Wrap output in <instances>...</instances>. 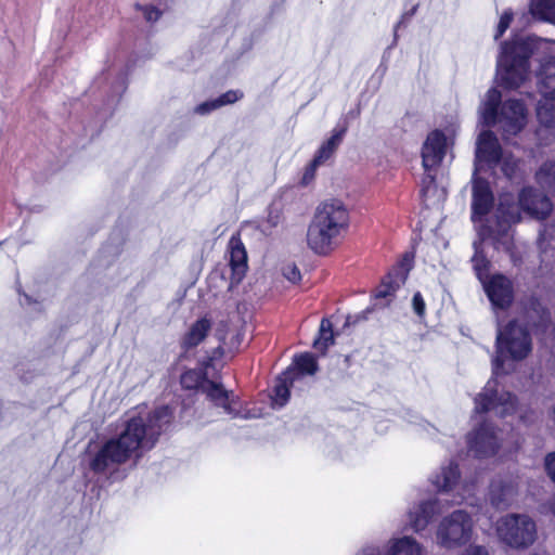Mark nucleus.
Segmentation results:
<instances>
[{"instance_id":"nucleus-1","label":"nucleus","mask_w":555,"mask_h":555,"mask_svg":"<svg viewBox=\"0 0 555 555\" xmlns=\"http://www.w3.org/2000/svg\"><path fill=\"white\" fill-rule=\"evenodd\" d=\"M172 418L173 413L168 405L158 406L146 416L129 418L120 434L106 440L90 457L89 469L112 481L124 478L126 475H121L119 467L132 456L138 461L145 451L153 449Z\"/></svg>"},{"instance_id":"nucleus-2","label":"nucleus","mask_w":555,"mask_h":555,"mask_svg":"<svg viewBox=\"0 0 555 555\" xmlns=\"http://www.w3.org/2000/svg\"><path fill=\"white\" fill-rule=\"evenodd\" d=\"M349 211L336 198L320 203L307 231V244L317 254L326 255L335 240L348 229Z\"/></svg>"},{"instance_id":"nucleus-3","label":"nucleus","mask_w":555,"mask_h":555,"mask_svg":"<svg viewBox=\"0 0 555 555\" xmlns=\"http://www.w3.org/2000/svg\"><path fill=\"white\" fill-rule=\"evenodd\" d=\"M501 92L491 88L482 102L480 113L487 127H499L503 140L517 135L527 124V108L522 101L509 99L501 104Z\"/></svg>"},{"instance_id":"nucleus-4","label":"nucleus","mask_w":555,"mask_h":555,"mask_svg":"<svg viewBox=\"0 0 555 555\" xmlns=\"http://www.w3.org/2000/svg\"><path fill=\"white\" fill-rule=\"evenodd\" d=\"M537 40L531 37L515 38L502 44L496 70L501 85L507 89L518 88L529 73V59L534 54Z\"/></svg>"},{"instance_id":"nucleus-5","label":"nucleus","mask_w":555,"mask_h":555,"mask_svg":"<svg viewBox=\"0 0 555 555\" xmlns=\"http://www.w3.org/2000/svg\"><path fill=\"white\" fill-rule=\"evenodd\" d=\"M496 357L492 361L493 375L498 376L504 371V360L512 359L521 361L528 357L532 350V340L528 330L520 325L516 320L509 321L503 328L499 318H496Z\"/></svg>"},{"instance_id":"nucleus-6","label":"nucleus","mask_w":555,"mask_h":555,"mask_svg":"<svg viewBox=\"0 0 555 555\" xmlns=\"http://www.w3.org/2000/svg\"><path fill=\"white\" fill-rule=\"evenodd\" d=\"M496 534L507 546L522 550L534 543L537 526L534 520L526 514H508L498 520Z\"/></svg>"},{"instance_id":"nucleus-7","label":"nucleus","mask_w":555,"mask_h":555,"mask_svg":"<svg viewBox=\"0 0 555 555\" xmlns=\"http://www.w3.org/2000/svg\"><path fill=\"white\" fill-rule=\"evenodd\" d=\"M521 210L522 209L519 205V201L516 203L512 196H502L495 212V224L482 225L479 231L480 238L482 241L491 238L495 245V248H499V244H502L505 248H508V231L512 224L520 221Z\"/></svg>"},{"instance_id":"nucleus-8","label":"nucleus","mask_w":555,"mask_h":555,"mask_svg":"<svg viewBox=\"0 0 555 555\" xmlns=\"http://www.w3.org/2000/svg\"><path fill=\"white\" fill-rule=\"evenodd\" d=\"M472 530L473 521L469 514L457 509L440 521L437 540L441 546L447 548L460 546L468 542Z\"/></svg>"},{"instance_id":"nucleus-9","label":"nucleus","mask_w":555,"mask_h":555,"mask_svg":"<svg viewBox=\"0 0 555 555\" xmlns=\"http://www.w3.org/2000/svg\"><path fill=\"white\" fill-rule=\"evenodd\" d=\"M229 251L230 280L228 281L225 272L215 270L209 275V282L214 283L217 280H220L225 284L227 291L231 292L242 282L247 270V253L238 235H233L230 238Z\"/></svg>"},{"instance_id":"nucleus-10","label":"nucleus","mask_w":555,"mask_h":555,"mask_svg":"<svg viewBox=\"0 0 555 555\" xmlns=\"http://www.w3.org/2000/svg\"><path fill=\"white\" fill-rule=\"evenodd\" d=\"M126 77L127 73L122 68H119L107 69L101 74V77L96 78V85L105 82V85L102 87V92L106 95L104 108L98 113L99 119L101 121L105 120L113 114L115 106L119 102L122 93L126 91Z\"/></svg>"},{"instance_id":"nucleus-11","label":"nucleus","mask_w":555,"mask_h":555,"mask_svg":"<svg viewBox=\"0 0 555 555\" xmlns=\"http://www.w3.org/2000/svg\"><path fill=\"white\" fill-rule=\"evenodd\" d=\"M492 380L486 385L483 392L475 399V411L486 413L494 411L496 415L504 417L515 411L517 398L511 392L498 393L491 386Z\"/></svg>"},{"instance_id":"nucleus-12","label":"nucleus","mask_w":555,"mask_h":555,"mask_svg":"<svg viewBox=\"0 0 555 555\" xmlns=\"http://www.w3.org/2000/svg\"><path fill=\"white\" fill-rule=\"evenodd\" d=\"M485 293L495 313L506 311L514 301V285L506 275L496 273L482 282Z\"/></svg>"},{"instance_id":"nucleus-13","label":"nucleus","mask_w":555,"mask_h":555,"mask_svg":"<svg viewBox=\"0 0 555 555\" xmlns=\"http://www.w3.org/2000/svg\"><path fill=\"white\" fill-rule=\"evenodd\" d=\"M468 451L475 457L486 459L493 456L499 448L500 440L495 428L490 423H482L467 435Z\"/></svg>"},{"instance_id":"nucleus-14","label":"nucleus","mask_w":555,"mask_h":555,"mask_svg":"<svg viewBox=\"0 0 555 555\" xmlns=\"http://www.w3.org/2000/svg\"><path fill=\"white\" fill-rule=\"evenodd\" d=\"M518 196L522 211L538 220L546 219L552 212L553 205L550 198L533 188H524Z\"/></svg>"},{"instance_id":"nucleus-15","label":"nucleus","mask_w":555,"mask_h":555,"mask_svg":"<svg viewBox=\"0 0 555 555\" xmlns=\"http://www.w3.org/2000/svg\"><path fill=\"white\" fill-rule=\"evenodd\" d=\"M526 328L530 327L537 334H544L551 326V313L535 296H530L524 304L522 312Z\"/></svg>"},{"instance_id":"nucleus-16","label":"nucleus","mask_w":555,"mask_h":555,"mask_svg":"<svg viewBox=\"0 0 555 555\" xmlns=\"http://www.w3.org/2000/svg\"><path fill=\"white\" fill-rule=\"evenodd\" d=\"M503 158L501 144L491 130L482 131L476 142L475 159L496 167Z\"/></svg>"},{"instance_id":"nucleus-17","label":"nucleus","mask_w":555,"mask_h":555,"mask_svg":"<svg viewBox=\"0 0 555 555\" xmlns=\"http://www.w3.org/2000/svg\"><path fill=\"white\" fill-rule=\"evenodd\" d=\"M517 495V483L509 477H499L491 481L489 501L496 509H506Z\"/></svg>"},{"instance_id":"nucleus-18","label":"nucleus","mask_w":555,"mask_h":555,"mask_svg":"<svg viewBox=\"0 0 555 555\" xmlns=\"http://www.w3.org/2000/svg\"><path fill=\"white\" fill-rule=\"evenodd\" d=\"M493 202L494 197L489 182L482 178H474L472 220L476 222L487 216L493 206Z\"/></svg>"},{"instance_id":"nucleus-19","label":"nucleus","mask_w":555,"mask_h":555,"mask_svg":"<svg viewBox=\"0 0 555 555\" xmlns=\"http://www.w3.org/2000/svg\"><path fill=\"white\" fill-rule=\"evenodd\" d=\"M446 154V135L440 130H434L428 135L422 149V163L425 171L438 166Z\"/></svg>"},{"instance_id":"nucleus-20","label":"nucleus","mask_w":555,"mask_h":555,"mask_svg":"<svg viewBox=\"0 0 555 555\" xmlns=\"http://www.w3.org/2000/svg\"><path fill=\"white\" fill-rule=\"evenodd\" d=\"M441 504L442 500L435 498L413 506L408 513L411 528L416 532L425 529L433 517L441 512Z\"/></svg>"},{"instance_id":"nucleus-21","label":"nucleus","mask_w":555,"mask_h":555,"mask_svg":"<svg viewBox=\"0 0 555 555\" xmlns=\"http://www.w3.org/2000/svg\"><path fill=\"white\" fill-rule=\"evenodd\" d=\"M211 330V321L207 318H201L195 321L180 340V347L183 353L196 348L207 337Z\"/></svg>"},{"instance_id":"nucleus-22","label":"nucleus","mask_w":555,"mask_h":555,"mask_svg":"<svg viewBox=\"0 0 555 555\" xmlns=\"http://www.w3.org/2000/svg\"><path fill=\"white\" fill-rule=\"evenodd\" d=\"M348 121L345 118L343 121H338L335 128L332 130L331 137L322 143V145L317 151L314 157L317 162H321L322 164L330 159L338 146L341 144L345 134L348 130Z\"/></svg>"},{"instance_id":"nucleus-23","label":"nucleus","mask_w":555,"mask_h":555,"mask_svg":"<svg viewBox=\"0 0 555 555\" xmlns=\"http://www.w3.org/2000/svg\"><path fill=\"white\" fill-rule=\"evenodd\" d=\"M538 89L542 96H555V56L541 61L537 73Z\"/></svg>"},{"instance_id":"nucleus-24","label":"nucleus","mask_w":555,"mask_h":555,"mask_svg":"<svg viewBox=\"0 0 555 555\" xmlns=\"http://www.w3.org/2000/svg\"><path fill=\"white\" fill-rule=\"evenodd\" d=\"M298 373L294 370L284 371L276 379L273 387L272 404L274 408H283L289 400V388L296 382Z\"/></svg>"},{"instance_id":"nucleus-25","label":"nucleus","mask_w":555,"mask_h":555,"mask_svg":"<svg viewBox=\"0 0 555 555\" xmlns=\"http://www.w3.org/2000/svg\"><path fill=\"white\" fill-rule=\"evenodd\" d=\"M203 392L206 393L207 398L216 406L222 408L227 414L233 416L237 415V412L232 409L229 402L230 392L222 386V384L208 379L204 382Z\"/></svg>"},{"instance_id":"nucleus-26","label":"nucleus","mask_w":555,"mask_h":555,"mask_svg":"<svg viewBox=\"0 0 555 555\" xmlns=\"http://www.w3.org/2000/svg\"><path fill=\"white\" fill-rule=\"evenodd\" d=\"M460 476L457 463L450 461L433 477L431 482L439 492H449L457 485Z\"/></svg>"},{"instance_id":"nucleus-27","label":"nucleus","mask_w":555,"mask_h":555,"mask_svg":"<svg viewBox=\"0 0 555 555\" xmlns=\"http://www.w3.org/2000/svg\"><path fill=\"white\" fill-rule=\"evenodd\" d=\"M244 96L241 90H229L216 99L207 100L194 107V113L197 115H208L214 111L237 102Z\"/></svg>"},{"instance_id":"nucleus-28","label":"nucleus","mask_w":555,"mask_h":555,"mask_svg":"<svg viewBox=\"0 0 555 555\" xmlns=\"http://www.w3.org/2000/svg\"><path fill=\"white\" fill-rule=\"evenodd\" d=\"M386 555H422V546L411 537L392 539Z\"/></svg>"},{"instance_id":"nucleus-29","label":"nucleus","mask_w":555,"mask_h":555,"mask_svg":"<svg viewBox=\"0 0 555 555\" xmlns=\"http://www.w3.org/2000/svg\"><path fill=\"white\" fill-rule=\"evenodd\" d=\"M530 13L539 21L555 25V0H531Z\"/></svg>"},{"instance_id":"nucleus-30","label":"nucleus","mask_w":555,"mask_h":555,"mask_svg":"<svg viewBox=\"0 0 555 555\" xmlns=\"http://www.w3.org/2000/svg\"><path fill=\"white\" fill-rule=\"evenodd\" d=\"M537 117L544 127H555V96H542L537 106Z\"/></svg>"},{"instance_id":"nucleus-31","label":"nucleus","mask_w":555,"mask_h":555,"mask_svg":"<svg viewBox=\"0 0 555 555\" xmlns=\"http://www.w3.org/2000/svg\"><path fill=\"white\" fill-rule=\"evenodd\" d=\"M294 366L287 370H294L298 373L296 380L301 379L305 375H313L318 371V363L311 353H302L294 358Z\"/></svg>"},{"instance_id":"nucleus-32","label":"nucleus","mask_w":555,"mask_h":555,"mask_svg":"<svg viewBox=\"0 0 555 555\" xmlns=\"http://www.w3.org/2000/svg\"><path fill=\"white\" fill-rule=\"evenodd\" d=\"M537 181L547 191L555 193V163H544L537 172Z\"/></svg>"},{"instance_id":"nucleus-33","label":"nucleus","mask_w":555,"mask_h":555,"mask_svg":"<svg viewBox=\"0 0 555 555\" xmlns=\"http://www.w3.org/2000/svg\"><path fill=\"white\" fill-rule=\"evenodd\" d=\"M208 380L202 371L190 370L181 375L180 383L184 389H204V382Z\"/></svg>"},{"instance_id":"nucleus-34","label":"nucleus","mask_w":555,"mask_h":555,"mask_svg":"<svg viewBox=\"0 0 555 555\" xmlns=\"http://www.w3.org/2000/svg\"><path fill=\"white\" fill-rule=\"evenodd\" d=\"M404 283H398L397 278L393 273L388 272V274L382 280V283L376 288L375 298H388L393 296L395 292Z\"/></svg>"},{"instance_id":"nucleus-35","label":"nucleus","mask_w":555,"mask_h":555,"mask_svg":"<svg viewBox=\"0 0 555 555\" xmlns=\"http://www.w3.org/2000/svg\"><path fill=\"white\" fill-rule=\"evenodd\" d=\"M413 258L414 256L412 254H404L401 261L389 271L397 278L398 283H405L408 275L413 268Z\"/></svg>"},{"instance_id":"nucleus-36","label":"nucleus","mask_w":555,"mask_h":555,"mask_svg":"<svg viewBox=\"0 0 555 555\" xmlns=\"http://www.w3.org/2000/svg\"><path fill=\"white\" fill-rule=\"evenodd\" d=\"M475 246V254L472 258L473 267L476 271V274L479 280H481V276L483 273L488 271L489 268V261L486 258V256L478 249L477 243H474Z\"/></svg>"},{"instance_id":"nucleus-37","label":"nucleus","mask_w":555,"mask_h":555,"mask_svg":"<svg viewBox=\"0 0 555 555\" xmlns=\"http://www.w3.org/2000/svg\"><path fill=\"white\" fill-rule=\"evenodd\" d=\"M513 21V12L511 10L504 11V13L501 15L496 31L494 34V39L499 40L506 29L509 27L511 23Z\"/></svg>"},{"instance_id":"nucleus-38","label":"nucleus","mask_w":555,"mask_h":555,"mask_svg":"<svg viewBox=\"0 0 555 555\" xmlns=\"http://www.w3.org/2000/svg\"><path fill=\"white\" fill-rule=\"evenodd\" d=\"M334 344V335L333 333H319V337L314 339L313 347L321 352H325V350Z\"/></svg>"},{"instance_id":"nucleus-39","label":"nucleus","mask_w":555,"mask_h":555,"mask_svg":"<svg viewBox=\"0 0 555 555\" xmlns=\"http://www.w3.org/2000/svg\"><path fill=\"white\" fill-rule=\"evenodd\" d=\"M320 165H322V163L317 162V158L313 157V159L310 162V164L305 169V172H304L301 181H300L301 185L307 186L313 181V179L315 177L317 168Z\"/></svg>"},{"instance_id":"nucleus-40","label":"nucleus","mask_w":555,"mask_h":555,"mask_svg":"<svg viewBox=\"0 0 555 555\" xmlns=\"http://www.w3.org/2000/svg\"><path fill=\"white\" fill-rule=\"evenodd\" d=\"M282 221V209L275 203L271 204L268 208L267 223L270 228L278 227Z\"/></svg>"},{"instance_id":"nucleus-41","label":"nucleus","mask_w":555,"mask_h":555,"mask_svg":"<svg viewBox=\"0 0 555 555\" xmlns=\"http://www.w3.org/2000/svg\"><path fill=\"white\" fill-rule=\"evenodd\" d=\"M135 8L142 12V15L144 16L145 21L149 23L156 22L162 15V12L153 5L137 4Z\"/></svg>"},{"instance_id":"nucleus-42","label":"nucleus","mask_w":555,"mask_h":555,"mask_svg":"<svg viewBox=\"0 0 555 555\" xmlns=\"http://www.w3.org/2000/svg\"><path fill=\"white\" fill-rule=\"evenodd\" d=\"M282 272L284 278L292 283H297L301 280L300 271L295 264L289 263L284 266Z\"/></svg>"},{"instance_id":"nucleus-43","label":"nucleus","mask_w":555,"mask_h":555,"mask_svg":"<svg viewBox=\"0 0 555 555\" xmlns=\"http://www.w3.org/2000/svg\"><path fill=\"white\" fill-rule=\"evenodd\" d=\"M354 555H383L382 546L374 542L365 543L358 548Z\"/></svg>"},{"instance_id":"nucleus-44","label":"nucleus","mask_w":555,"mask_h":555,"mask_svg":"<svg viewBox=\"0 0 555 555\" xmlns=\"http://www.w3.org/2000/svg\"><path fill=\"white\" fill-rule=\"evenodd\" d=\"M517 164L513 157H506L502 164V171L508 178L512 179L516 172Z\"/></svg>"},{"instance_id":"nucleus-45","label":"nucleus","mask_w":555,"mask_h":555,"mask_svg":"<svg viewBox=\"0 0 555 555\" xmlns=\"http://www.w3.org/2000/svg\"><path fill=\"white\" fill-rule=\"evenodd\" d=\"M544 466L550 479L555 482V452L548 453L544 460Z\"/></svg>"},{"instance_id":"nucleus-46","label":"nucleus","mask_w":555,"mask_h":555,"mask_svg":"<svg viewBox=\"0 0 555 555\" xmlns=\"http://www.w3.org/2000/svg\"><path fill=\"white\" fill-rule=\"evenodd\" d=\"M413 310L418 317L425 314V301L420 292L415 293L412 299Z\"/></svg>"},{"instance_id":"nucleus-47","label":"nucleus","mask_w":555,"mask_h":555,"mask_svg":"<svg viewBox=\"0 0 555 555\" xmlns=\"http://www.w3.org/2000/svg\"><path fill=\"white\" fill-rule=\"evenodd\" d=\"M461 555H489V553L485 546L470 545Z\"/></svg>"},{"instance_id":"nucleus-48","label":"nucleus","mask_w":555,"mask_h":555,"mask_svg":"<svg viewBox=\"0 0 555 555\" xmlns=\"http://www.w3.org/2000/svg\"><path fill=\"white\" fill-rule=\"evenodd\" d=\"M371 312V309L367 308L365 311H362L361 313H358L353 317L351 315H348L347 317V320H346V324L347 325H350V324H356L358 322H360L361 320H365L366 319V314Z\"/></svg>"},{"instance_id":"nucleus-49","label":"nucleus","mask_w":555,"mask_h":555,"mask_svg":"<svg viewBox=\"0 0 555 555\" xmlns=\"http://www.w3.org/2000/svg\"><path fill=\"white\" fill-rule=\"evenodd\" d=\"M434 181L435 177L430 175V170L425 171V175L422 180V193H425L428 190L429 185L434 183Z\"/></svg>"},{"instance_id":"nucleus-50","label":"nucleus","mask_w":555,"mask_h":555,"mask_svg":"<svg viewBox=\"0 0 555 555\" xmlns=\"http://www.w3.org/2000/svg\"><path fill=\"white\" fill-rule=\"evenodd\" d=\"M319 333H333L332 323L328 320L323 319L321 321Z\"/></svg>"},{"instance_id":"nucleus-51","label":"nucleus","mask_w":555,"mask_h":555,"mask_svg":"<svg viewBox=\"0 0 555 555\" xmlns=\"http://www.w3.org/2000/svg\"><path fill=\"white\" fill-rule=\"evenodd\" d=\"M416 9H417V7H414V8H412V10H411L410 12L404 13V14L402 15V20H403L404 17H412V16L415 14Z\"/></svg>"},{"instance_id":"nucleus-52","label":"nucleus","mask_w":555,"mask_h":555,"mask_svg":"<svg viewBox=\"0 0 555 555\" xmlns=\"http://www.w3.org/2000/svg\"><path fill=\"white\" fill-rule=\"evenodd\" d=\"M402 24V20L400 22H398L395 26V36H393V42H392V46H395L397 43V29L400 27V25Z\"/></svg>"},{"instance_id":"nucleus-53","label":"nucleus","mask_w":555,"mask_h":555,"mask_svg":"<svg viewBox=\"0 0 555 555\" xmlns=\"http://www.w3.org/2000/svg\"><path fill=\"white\" fill-rule=\"evenodd\" d=\"M531 555H551V554L546 551H538V552L532 553Z\"/></svg>"},{"instance_id":"nucleus-54","label":"nucleus","mask_w":555,"mask_h":555,"mask_svg":"<svg viewBox=\"0 0 555 555\" xmlns=\"http://www.w3.org/2000/svg\"><path fill=\"white\" fill-rule=\"evenodd\" d=\"M551 509L555 516V496L553 498L552 502H551Z\"/></svg>"},{"instance_id":"nucleus-55","label":"nucleus","mask_w":555,"mask_h":555,"mask_svg":"<svg viewBox=\"0 0 555 555\" xmlns=\"http://www.w3.org/2000/svg\"><path fill=\"white\" fill-rule=\"evenodd\" d=\"M552 417H553V421L555 422V402H554L553 410H552Z\"/></svg>"},{"instance_id":"nucleus-56","label":"nucleus","mask_w":555,"mask_h":555,"mask_svg":"<svg viewBox=\"0 0 555 555\" xmlns=\"http://www.w3.org/2000/svg\"><path fill=\"white\" fill-rule=\"evenodd\" d=\"M216 351H218V352L221 354V353H222V351H221V347H220V346H219V347H217Z\"/></svg>"},{"instance_id":"nucleus-57","label":"nucleus","mask_w":555,"mask_h":555,"mask_svg":"<svg viewBox=\"0 0 555 555\" xmlns=\"http://www.w3.org/2000/svg\"><path fill=\"white\" fill-rule=\"evenodd\" d=\"M25 299L27 302H30V298L27 295H25Z\"/></svg>"}]
</instances>
